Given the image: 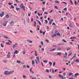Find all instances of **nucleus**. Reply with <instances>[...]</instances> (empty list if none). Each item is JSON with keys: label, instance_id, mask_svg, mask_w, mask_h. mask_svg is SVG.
<instances>
[{"label": "nucleus", "instance_id": "obj_1", "mask_svg": "<svg viewBox=\"0 0 79 79\" xmlns=\"http://www.w3.org/2000/svg\"><path fill=\"white\" fill-rule=\"evenodd\" d=\"M21 8H23L24 11H25L26 10V9L25 8V7L24 5H23V3H22L20 6Z\"/></svg>", "mask_w": 79, "mask_h": 79}, {"label": "nucleus", "instance_id": "obj_2", "mask_svg": "<svg viewBox=\"0 0 79 79\" xmlns=\"http://www.w3.org/2000/svg\"><path fill=\"white\" fill-rule=\"evenodd\" d=\"M6 57L7 58H10V52H8L7 54L6 55Z\"/></svg>", "mask_w": 79, "mask_h": 79}, {"label": "nucleus", "instance_id": "obj_3", "mask_svg": "<svg viewBox=\"0 0 79 79\" xmlns=\"http://www.w3.org/2000/svg\"><path fill=\"white\" fill-rule=\"evenodd\" d=\"M4 74L6 75H6H9L8 72V71H5Z\"/></svg>", "mask_w": 79, "mask_h": 79}, {"label": "nucleus", "instance_id": "obj_4", "mask_svg": "<svg viewBox=\"0 0 79 79\" xmlns=\"http://www.w3.org/2000/svg\"><path fill=\"white\" fill-rule=\"evenodd\" d=\"M4 12H2V13H0V16H1V18H2L3 16V15H4Z\"/></svg>", "mask_w": 79, "mask_h": 79}, {"label": "nucleus", "instance_id": "obj_5", "mask_svg": "<svg viewBox=\"0 0 79 79\" xmlns=\"http://www.w3.org/2000/svg\"><path fill=\"white\" fill-rule=\"evenodd\" d=\"M22 52H23V55H25L26 54V49H24Z\"/></svg>", "mask_w": 79, "mask_h": 79}, {"label": "nucleus", "instance_id": "obj_6", "mask_svg": "<svg viewBox=\"0 0 79 79\" xmlns=\"http://www.w3.org/2000/svg\"><path fill=\"white\" fill-rule=\"evenodd\" d=\"M59 77H60V78H61V79H64V77H63V76L61 75L60 74H59Z\"/></svg>", "mask_w": 79, "mask_h": 79}, {"label": "nucleus", "instance_id": "obj_7", "mask_svg": "<svg viewBox=\"0 0 79 79\" xmlns=\"http://www.w3.org/2000/svg\"><path fill=\"white\" fill-rule=\"evenodd\" d=\"M14 71H10L9 72V75L10 74H12V73H14Z\"/></svg>", "mask_w": 79, "mask_h": 79}, {"label": "nucleus", "instance_id": "obj_8", "mask_svg": "<svg viewBox=\"0 0 79 79\" xmlns=\"http://www.w3.org/2000/svg\"><path fill=\"white\" fill-rule=\"evenodd\" d=\"M19 53V52L18 53V50H16L15 51V52H14V54H18Z\"/></svg>", "mask_w": 79, "mask_h": 79}, {"label": "nucleus", "instance_id": "obj_9", "mask_svg": "<svg viewBox=\"0 0 79 79\" xmlns=\"http://www.w3.org/2000/svg\"><path fill=\"white\" fill-rule=\"evenodd\" d=\"M73 76V73H70L69 74L68 76Z\"/></svg>", "mask_w": 79, "mask_h": 79}, {"label": "nucleus", "instance_id": "obj_10", "mask_svg": "<svg viewBox=\"0 0 79 79\" xmlns=\"http://www.w3.org/2000/svg\"><path fill=\"white\" fill-rule=\"evenodd\" d=\"M18 45V44L17 43H15L14 45L13 46V48H14L15 47H16V45Z\"/></svg>", "mask_w": 79, "mask_h": 79}, {"label": "nucleus", "instance_id": "obj_11", "mask_svg": "<svg viewBox=\"0 0 79 79\" xmlns=\"http://www.w3.org/2000/svg\"><path fill=\"white\" fill-rule=\"evenodd\" d=\"M8 23V22H4V23L3 26H6V24H7V23Z\"/></svg>", "mask_w": 79, "mask_h": 79}, {"label": "nucleus", "instance_id": "obj_12", "mask_svg": "<svg viewBox=\"0 0 79 79\" xmlns=\"http://www.w3.org/2000/svg\"><path fill=\"white\" fill-rule=\"evenodd\" d=\"M36 59L38 60V61L39 63H40V60H39V58L38 56L36 57Z\"/></svg>", "mask_w": 79, "mask_h": 79}, {"label": "nucleus", "instance_id": "obj_13", "mask_svg": "<svg viewBox=\"0 0 79 79\" xmlns=\"http://www.w3.org/2000/svg\"><path fill=\"white\" fill-rule=\"evenodd\" d=\"M27 41L29 42V43H32V41H31L30 40H27Z\"/></svg>", "mask_w": 79, "mask_h": 79}, {"label": "nucleus", "instance_id": "obj_14", "mask_svg": "<svg viewBox=\"0 0 79 79\" xmlns=\"http://www.w3.org/2000/svg\"><path fill=\"white\" fill-rule=\"evenodd\" d=\"M75 76H79V73H77L75 74Z\"/></svg>", "mask_w": 79, "mask_h": 79}, {"label": "nucleus", "instance_id": "obj_15", "mask_svg": "<svg viewBox=\"0 0 79 79\" xmlns=\"http://www.w3.org/2000/svg\"><path fill=\"white\" fill-rule=\"evenodd\" d=\"M69 26L70 27H73V25L71 23H70L69 25Z\"/></svg>", "mask_w": 79, "mask_h": 79}, {"label": "nucleus", "instance_id": "obj_16", "mask_svg": "<svg viewBox=\"0 0 79 79\" xmlns=\"http://www.w3.org/2000/svg\"><path fill=\"white\" fill-rule=\"evenodd\" d=\"M35 63V62L34 61V60H33L32 62V65H33Z\"/></svg>", "mask_w": 79, "mask_h": 79}, {"label": "nucleus", "instance_id": "obj_17", "mask_svg": "<svg viewBox=\"0 0 79 79\" xmlns=\"http://www.w3.org/2000/svg\"><path fill=\"white\" fill-rule=\"evenodd\" d=\"M56 55L59 56L61 55V52H57L56 54Z\"/></svg>", "mask_w": 79, "mask_h": 79}, {"label": "nucleus", "instance_id": "obj_18", "mask_svg": "<svg viewBox=\"0 0 79 79\" xmlns=\"http://www.w3.org/2000/svg\"><path fill=\"white\" fill-rule=\"evenodd\" d=\"M37 52L35 51V56H37Z\"/></svg>", "mask_w": 79, "mask_h": 79}, {"label": "nucleus", "instance_id": "obj_19", "mask_svg": "<svg viewBox=\"0 0 79 79\" xmlns=\"http://www.w3.org/2000/svg\"><path fill=\"white\" fill-rule=\"evenodd\" d=\"M56 50V49H55V48H54V49H51L50 50V51L51 52H52L53 51H55V50Z\"/></svg>", "mask_w": 79, "mask_h": 79}, {"label": "nucleus", "instance_id": "obj_20", "mask_svg": "<svg viewBox=\"0 0 79 79\" xmlns=\"http://www.w3.org/2000/svg\"><path fill=\"white\" fill-rule=\"evenodd\" d=\"M15 24V23H13V21H12V22H10V24L11 25H12V24Z\"/></svg>", "mask_w": 79, "mask_h": 79}, {"label": "nucleus", "instance_id": "obj_21", "mask_svg": "<svg viewBox=\"0 0 79 79\" xmlns=\"http://www.w3.org/2000/svg\"><path fill=\"white\" fill-rule=\"evenodd\" d=\"M71 49V48L70 47L68 48L67 49V51H68V50H69Z\"/></svg>", "mask_w": 79, "mask_h": 79}, {"label": "nucleus", "instance_id": "obj_22", "mask_svg": "<svg viewBox=\"0 0 79 79\" xmlns=\"http://www.w3.org/2000/svg\"><path fill=\"white\" fill-rule=\"evenodd\" d=\"M17 63H19V64H20L21 63V61L19 60H18L17 61Z\"/></svg>", "mask_w": 79, "mask_h": 79}, {"label": "nucleus", "instance_id": "obj_23", "mask_svg": "<svg viewBox=\"0 0 79 79\" xmlns=\"http://www.w3.org/2000/svg\"><path fill=\"white\" fill-rule=\"evenodd\" d=\"M70 2L71 3V5H73V1H72V0H70Z\"/></svg>", "mask_w": 79, "mask_h": 79}, {"label": "nucleus", "instance_id": "obj_24", "mask_svg": "<svg viewBox=\"0 0 79 79\" xmlns=\"http://www.w3.org/2000/svg\"><path fill=\"white\" fill-rule=\"evenodd\" d=\"M49 64L50 66H52V63L51 62H49Z\"/></svg>", "mask_w": 79, "mask_h": 79}, {"label": "nucleus", "instance_id": "obj_25", "mask_svg": "<svg viewBox=\"0 0 79 79\" xmlns=\"http://www.w3.org/2000/svg\"><path fill=\"white\" fill-rule=\"evenodd\" d=\"M44 14H45V15H48V12H44Z\"/></svg>", "mask_w": 79, "mask_h": 79}, {"label": "nucleus", "instance_id": "obj_26", "mask_svg": "<svg viewBox=\"0 0 79 79\" xmlns=\"http://www.w3.org/2000/svg\"><path fill=\"white\" fill-rule=\"evenodd\" d=\"M62 41H63V42H65V43H66V42H67V41H66L64 39L62 40Z\"/></svg>", "mask_w": 79, "mask_h": 79}, {"label": "nucleus", "instance_id": "obj_27", "mask_svg": "<svg viewBox=\"0 0 79 79\" xmlns=\"http://www.w3.org/2000/svg\"><path fill=\"white\" fill-rule=\"evenodd\" d=\"M46 42H47V43H49V40H46Z\"/></svg>", "mask_w": 79, "mask_h": 79}, {"label": "nucleus", "instance_id": "obj_28", "mask_svg": "<svg viewBox=\"0 0 79 79\" xmlns=\"http://www.w3.org/2000/svg\"><path fill=\"white\" fill-rule=\"evenodd\" d=\"M5 39H8V37L6 36H5L3 37Z\"/></svg>", "mask_w": 79, "mask_h": 79}, {"label": "nucleus", "instance_id": "obj_29", "mask_svg": "<svg viewBox=\"0 0 79 79\" xmlns=\"http://www.w3.org/2000/svg\"><path fill=\"white\" fill-rule=\"evenodd\" d=\"M43 62H44V63H47L48 62V61H47V60H44L43 61Z\"/></svg>", "mask_w": 79, "mask_h": 79}, {"label": "nucleus", "instance_id": "obj_30", "mask_svg": "<svg viewBox=\"0 0 79 79\" xmlns=\"http://www.w3.org/2000/svg\"><path fill=\"white\" fill-rule=\"evenodd\" d=\"M57 35H58V36H60V35H60V34L59 33H57Z\"/></svg>", "mask_w": 79, "mask_h": 79}, {"label": "nucleus", "instance_id": "obj_31", "mask_svg": "<svg viewBox=\"0 0 79 79\" xmlns=\"http://www.w3.org/2000/svg\"><path fill=\"white\" fill-rule=\"evenodd\" d=\"M75 62H79V60H77L75 61Z\"/></svg>", "mask_w": 79, "mask_h": 79}, {"label": "nucleus", "instance_id": "obj_32", "mask_svg": "<svg viewBox=\"0 0 79 79\" xmlns=\"http://www.w3.org/2000/svg\"><path fill=\"white\" fill-rule=\"evenodd\" d=\"M1 47L3 48L4 47H3V45L2 44V43H1Z\"/></svg>", "mask_w": 79, "mask_h": 79}, {"label": "nucleus", "instance_id": "obj_33", "mask_svg": "<svg viewBox=\"0 0 79 79\" xmlns=\"http://www.w3.org/2000/svg\"><path fill=\"white\" fill-rule=\"evenodd\" d=\"M15 55L14 54L13 55L12 58H15Z\"/></svg>", "mask_w": 79, "mask_h": 79}, {"label": "nucleus", "instance_id": "obj_34", "mask_svg": "<svg viewBox=\"0 0 79 79\" xmlns=\"http://www.w3.org/2000/svg\"><path fill=\"white\" fill-rule=\"evenodd\" d=\"M16 10H19V8H16Z\"/></svg>", "mask_w": 79, "mask_h": 79}, {"label": "nucleus", "instance_id": "obj_35", "mask_svg": "<svg viewBox=\"0 0 79 79\" xmlns=\"http://www.w3.org/2000/svg\"><path fill=\"white\" fill-rule=\"evenodd\" d=\"M64 10L65 11H66V10H67V8H66V7H65V8H64Z\"/></svg>", "mask_w": 79, "mask_h": 79}, {"label": "nucleus", "instance_id": "obj_36", "mask_svg": "<svg viewBox=\"0 0 79 79\" xmlns=\"http://www.w3.org/2000/svg\"><path fill=\"white\" fill-rule=\"evenodd\" d=\"M46 72H47V73H49V70L48 69H47L46 70Z\"/></svg>", "mask_w": 79, "mask_h": 79}, {"label": "nucleus", "instance_id": "obj_37", "mask_svg": "<svg viewBox=\"0 0 79 79\" xmlns=\"http://www.w3.org/2000/svg\"><path fill=\"white\" fill-rule=\"evenodd\" d=\"M55 62H54L53 63V66H55Z\"/></svg>", "mask_w": 79, "mask_h": 79}, {"label": "nucleus", "instance_id": "obj_38", "mask_svg": "<svg viewBox=\"0 0 79 79\" xmlns=\"http://www.w3.org/2000/svg\"><path fill=\"white\" fill-rule=\"evenodd\" d=\"M35 62L36 63V64H38V62H37V60L35 59Z\"/></svg>", "mask_w": 79, "mask_h": 79}, {"label": "nucleus", "instance_id": "obj_39", "mask_svg": "<svg viewBox=\"0 0 79 79\" xmlns=\"http://www.w3.org/2000/svg\"><path fill=\"white\" fill-rule=\"evenodd\" d=\"M41 44L42 45H44V42H42V41L41 42Z\"/></svg>", "mask_w": 79, "mask_h": 79}, {"label": "nucleus", "instance_id": "obj_40", "mask_svg": "<svg viewBox=\"0 0 79 79\" xmlns=\"http://www.w3.org/2000/svg\"><path fill=\"white\" fill-rule=\"evenodd\" d=\"M23 78H26V76L24 75H23Z\"/></svg>", "mask_w": 79, "mask_h": 79}, {"label": "nucleus", "instance_id": "obj_41", "mask_svg": "<svg viewBox=\"0 0 79 79\" xmlns=\"http://www.w3.org/2000/svg\"><path fill=\"white\" fill-rule=\"evenodd\" d=\"M6 44H7V45H10V44L9 42H6Z\"/></svg>", "mask_w": 79, "mask_h": 79}, {"label": "nucleus", "instance_id": "obj_42", "mask_svg": "<svg viewBox=\"0 0 79 79\" xmlns=\"http://www.w3.org/2000/svg\"><path fill=\"white\" fill-rule=\"evenodd\" d=\"M61 48H58L57 49V50H61Z\"/></svg>", "mask_w": 79, "mask_h": 79}, {"label": "nucleus", "instance_id": "obj_43", "mask_svg": "<svg viewBox=\"0 0 79 79\" xmlns=\"http://www.w3.org/2000/svg\"><path fill=\"white\" fill-rule=\"evenodd\" d=\"M38 23L40 25H41V23H40V21H38Z\"/></svg>", "mask_w": 79, "mask_h": 79}, {"label": "nucleus", "instance_id": "obj_44", "mask_svg": "<svg viewBox=\"0 0 79 79\" xmlns=\"http://www.w3.org/2000/svg\"><path fill=\"white\" fill-rule=\"evenodd\" d=\"M62 3H64V4H65V5H67V3H66V2H62Z\"/></svg>", "mask_w": 79, "mask_h": 79}, {"label": "nucleus", "instance_id": "obj_45", "mask_svg": "<svg viewBox=\"0 0 79 79\" xmlns=\"http://www.w3.org/2000/svg\"><path fill=\"white\" fill-rule=\"evenodd\" d=\"M35 25H34V26L35 27L36 25V22H35Z\"/></svg>", "mask_w": 79, "mask_h": 79}, {"label": "nucleus", "instance_id": "obj_46", "mask_svg": "<svg viewBox=\"0 0 79 79\" xmlns=\"http://www.w3.org/2000/svg\"><path fill=\"white\" fill-rule=\"evenodd\" d=\"M8 5H12V3H8Z\"/></svg>", "mask_w": 79, "mask_h": 79}, {"label": "nucleus", "instance_id": "obj_47", "mask_svg": "<svg viewBox=\"0 0 79 79\" xmlns=\"http://www.w3.org/2000/svg\"><path fill=\"white\" fill-rule=\"evenodd\" d=\"M75 5H77V1H75Z\"/></svg>", "mask_w": 79, "mask_h": 79}, {"label": "nucleus", "instance_id": "obj_48", "mask_svg": "<svg viewBox=\"0 0 79 79\" xmlns=\"http://www.w3.org/2000/svg\"><path fill=\"white\" fill-rule=\"evenodd\" d=\"M53 10H51L49 12L50 13H52V12L53 11Z\"/></svg>", "mask_w": 79, "mask_h": 79}, {"label": "nucleus", "instance_id": "obj_49", "mask_svg": "<svg viewBox=\"0 0 79 79\" xmlns=\"http://www.w3.org/2000/svg\"><path fill=\"white\" fill-rule=\"evenodd\" d=\"M6 18H9V15H6Z\"/></svg>", "mask_w": 79, "mask_h": 79}, {"label": "nucleus", "instance_id": "obj_50", "mask_svg": "<svg viewBox=\"0 0 79 79\" xmlns=\"http://www.w3.org/2000/svg\"><path fill=\"white\" fill-rule=\"evenodd\" d=\"M63 76H66V73H63Z\"/></svg>", "mask_w": 79, "mask_h": 79}, {"label": "nucleus", "instance_id": "obj_51", "mask_svg": "<svg viewBox=\"0 0 79 79\" xmlns=\"http://www.w3.org/2000/svg\"><path fill=\"white\" fill-rule=\"evenodd\" d=\"M52 25H54V26H56V25H55V23H53Z\"/></svg>", "mask_w": 79, "mask_h": 79}, {"label": "nucleus", "instance_id": "obj_52", "mask_svg": "<svg viewBox=\"0 0 79 79\" xmlns=\"http://www.w3.org/2000/svg\"><path fill=\"white\" fill-rule=\"evenodd\" d=\"M37 15H38V16H40V13H37Z\"/></svg>", "mask_w": 79, "mask_h": 79}, {"label": "nucleus", "instance_id": "obj_53", "mask_svg": "<svg viewBox=\"0 0 79 79\" xmlns=\"http://www.w3.org/2000/svg\"><path fill=\"white\" fill-rule=\"evenodd\" d=\"M42 3H43V5H45V2H43Z\"/></svg>", "mask_w": 79, "mask_h": 79}, {"label": "nucleus", "instance_id": "obj_54", "mask_svg": "<svg viewBox=\"0 0 79 79\" xmlns=\"http://www.w3.org/2000/svg\"><path fill=\"white\" fill-rule=\"evenodd\" d=\"M11 8H15V7H14V6H11Z\"/></svg>", "mask_w": 79, "mask_h": 79}, {"label": "nucleus", "instance_id": "obj_55", "mask_svg": "<svg viewBox=\"0 0 79 79\" xmlns=\"http://www.w3.org/2000/svg\"><path fill=\"white\" fill-rule=\"evenodd\" d=\"M54 21V20H53V19H52L51 21V22L52 23V22H53V21Z\"/></svg>", "mask_w": 79, "mask_h": 79}, {"label": "nucleus", "instance_id": "obj_56", "mask_svg": "<svg viewBox=\"0 0 79 79\" xmlns=\"http://www.w3.org/2000/svg\"><path fill=\"white\" fill-rule=\"evenodd\" d=\"M45 21H46V24H48V21H47V20H45Z\"/></svg>", "mask_w": 79, "mask_h": 79}, {"label": "nucleus", "instance_id": "obj_57", "mask_svg": "<svg viewBox=\"0 0 79 79\" xmlns=\"http://www.w3.org/2000/svg\"><path fill=\"white\" fill-rule=\"evenodd\" d=\"M45 32L43 31V35H45Z\"/></svg>", "mask_w": 79, "mask_h": 79}, {"label": "nucleus", "instance_id": "obj_58", "mask_svg": "<svg viewBox=\"0 0 79 79\" xmlns=\"http://www.w3.org/2000/svg\"><path fill=\"white\" fill-rule=\"evenodd\" d=\"M52 73H55V71H54V70H52Z\"/></svg>", "mask_w": 79, "mask_h": 79}, {"label": "nucleus", "instance_id": "obj_59", "mask_svg": "<svg viewBox=\"0 0 79 79\" xmlns=\"http://www.w3.org/2000/svg\"><path fill=\"white\" fill-rule=\"evenodd\" d=\"M27 68H29V66L28 65H27Z\"/></svg>", "mask_w": 79, "mask_h": 79}, {"label": "nucleus", "instance_id": "obj_60", "mask_svg": "<svg viewBox=\"0 0 79 79\" xmlns=\"http://www.w3.org/2000/svg\"><path fill=\"white\" fill-rule=\"evenodd\" d=\"M55 8H56V9H58V7H57V6H55Z\"/></svg>", "mask_w": 79, "mask_h": 79}, {"label": "nucleus", "instance_id": "obj_61", "mask_svg": "<svg viewBox=\"0 0 79 79\" xmlns=\"http://www.w3.org/2000/svg\"><path fill=\"white\" fill-rule=\"evenodd\" d=\"M31 22H33L34 21V19H33V18H31Z\"/></svg>", "mask_w": 79, "mask_h": 79}, {"label": "nucleus", "instance_id": "obj_62", "mask_svg": "<svg viewBox=\"0 0 79 79\" xmlns=\"http://www.w3.org/2000/svg\"><path fill=\"white\" fill-rule=\"evenodd\" d=\"M72 54V53H71L69 54H68V56H69L70 55H71Z\"/></svg>", "mask_w": 79, "mask_h": 79}, {"label": "nucleus", "instance_id": "obj_63", "mask_svg": "<svg viewBox=\"0 0 79 79\" xmlns=\"http://www.w3.org/2000/svg\"><path fill=\"white\" fill-rule=\"evenodd\" d=\"M69 79H74L73 77L72 78H69Z\"/></svg>", "mask_w": 79, "mask_h": 79}, {"label": "nucleus", "instance_id": "obj_64", "mask_svg": "<svg viewBox=\"0 0 79 79\" xmlns=\"http://www.w3.org/2000/svg\"><path fill=\"white\" fill-rule=\"evenodd\" d=\"M77 46H78V49H79V44H77Z\"/></svg>", "mask_w": 79, "mask_h": 79}]
</instances>
